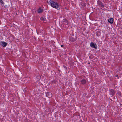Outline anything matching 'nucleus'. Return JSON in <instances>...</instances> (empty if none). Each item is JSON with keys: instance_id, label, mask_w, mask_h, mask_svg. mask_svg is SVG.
I'll return each mask as SVG.
<instances>
[{"instance_id": "obj_17", "label": "nucleus", "mask_w": 122, "mask_h": 122, "mask_svg": "<svg viewBox=\"0 0 122 122\" xmlns=\"http://www.w3.org/2000/svg\"><path fill=\"white\" fill-rule=\"evenodd\" d=\"M64 45H61V47H64Z\"/></svg>"}, {"instance_id": "obj_10", "label": "nucleus", "mask_w": 122, "mask_h": 122, "mask_svg": "<svg viewBox=\"0 0 122 122\" xmlns=\"http://www.w3.org/2000/svg\"><path fill=\"white\" fill-rule=\"evenodd\" d=\"M86 81L85 79H82L81 80V84H84L86 83Z\"/></svg>"}, {"instance_id": "obj_11", "label": "nucleus", "mask_w": 122, "mask_h": 122, "mask_svg": "<svg viewBox=\"0 0 122 122\" xmlns=\"http://www.w3.org/2000/svg\"><path fill=\"white\" fill-rule=\"evenodd\" d=\"M101 35V32L99 31H97L96 32V35L98 37H99Z\"/></svg>"}, {"instance_id": "obj_15", "label": "nucleus", "mask_w": 122, "mask_h": 122, "mask_svg": "<svg viewBox=\"0 0 122 122\" xmlns=\"http://www.w3.org/2000/svg\"><path fill=\"white\" fill-rule=\"evenodd\" d=\"M52 46H53L52 47H53V48H54V49H55L56 48V46L54 44H53Z\"/></svg>"}, {"instance_id": "obj_12", "label": "nucleus", "mask_w": 122, "mask_h": 122, "mask_svg": "<svg viewBox=\"0 0 122 122\" xmlns=\"http://www.w3.org/2000/svg\"><path fill=\"white\" fill-rule=\"evenodd\" d=\"M51 93L50 92H47L46 94V96L48 97H50V96L51 95Z\"/></svg>"}, {"instance_id": "obj_5", "label": "nucleus", "mask_w": 122, "mask_h": 122, "mask_svg": "<svg viewBox=\"0 0 122 122\" xmlns=\"http://www.w3.org/2000/svg\"><path fill=\"white\" fill-rule=\"evenodd\" d=\"M114 19L112 18H110L108 20V22L111 24L113 23V22Z\"/></svg>"}, {"instance_id": "obj_7", "label": "nucleus", "mask_w": 122, "mask_h": 122, "mask_svg": "<svg viewBox=\"0 0 122 122\" xmlns=\"http://www.w3.org/2000/svg\"><path fill=\"white\" fill-rule=\"evenodd\" d=\"M75 37L76 38H73L72 37H71L69 39L70 41L72 42H73L75 41L76 40V37Z\"/></svg>"}, {"instance_id": "obj_1", "label": "nucleus", "mask_w": 122, "mask_h": 122, "mask_svg": "<svg viewBox=\"0 0 122 122\" xmlns=\"http://www.w3.org/2000/svg\"><path fill=\"white\" fill-rule=\"evenodd\" d=\"M48 2L53 7L56 9L58 10H60L59 6L57 3L51 0L48 1Z\"/></svg>"}, {"instance_id": "obj_16", "label": "nucleus", "mask_w": 122, "mask_h": 122, "mask_svg": "<svg viewBox=\"0 0 122 122\" xmlns=\"http://www.w3.org/2000/svg\"><path fill=\"white\" fill-rule=\"evenodd\" d=\"M0 2L1 4H4V2H3V1L2 0H0Z\"/></svg>"}, {"instance_id": "obj_18", "label": "nucleus", "mask_w": 122, "mask_h": 122, "mask_svg": "<svg viewBox=\"0 0 122 122\" xmlns=\"http://www.w3.org/2000/svg\"><path fill=\"white\" fill-rule=\"evenodd\" d=\"M115 76L116 77H118V75H116V76Z\"/></svg>"}, {"instance_id": "obj_19", "label": "nucleus", "mask_w": 122, "mask_h": 122, "mask_svg": "<svg viewBox=\"0 0 122 122\" xmlns=\"http://www.w3.org/2000/svg\"><path fill=\"white\" fill-rule=\"evenodd\" d=\"M7 6L6 5H5V6H4V7H5L6 8V7Z\"/></svg>"}, {"instance_id": "obj_9", "label": "nucleus", "mask_w": 122, "mask_h": 122, "mask_svg": "<svg viewBox=\"0 0 122 122\" xmlns=\"http://www.w3.org/2000/svg\"><path fill=\"white\" fill-rule=\"evenodd\" d=\"M38 12V13H42L43 11V9H41L40 7L37 10Z\"/></svg>"}, {"instance_id": "obj_3", "label": "nucleus", "mask_w": 122, "mask_h": 122, "mask_svg": "<svg viewBox=\"0 0 122 122\" xmlns=\"http://www.w3.org/2000/svg\"><path fill=\"white\" fill-rule=\"evenodd\" d=\"M7 44V43L4 41H1L0 43V45L3 47H5Z\"/></svg>"}, {"instance_id": "obj_14", "label": "nucleus", "mask_w": 122, "mask_h": 122, "mask_svg": "<svg viewBox=\"0 0 122 122\" xmlns=\"http://www.w3.org/2000/svg\"><path fill=\"white\" fill-rule=\"evenodd\" d=\"M56 80H54L51 82V84L52 85L53 84H55L56 83Z\"/></svg>"}, {"instance_id": "obj_2", "label": "nucleus", "mask_w": 122, "mask_h": 122, "mask_svg": "<svg viewBox=\"0 0 122 122\" xmlns=\"http://www.w3.org/2000/svg\"><path fill=\"white\" fill-rule=\"evenodd\" d=\"M90 46L92 48L95 49H96L97 47V46L96 44H94L93 42H91L90 44Z\"/></svg>"}, {"instance_id": "obj_6", "label": "nucleus", "mask_w": 122, "mask_h": 122, "mask_svg": "<svg viewBox=\"0 0 122 122\" xmlns=\"http://www.w3.org/2000/svg\"><path fill=\"white\" fill-rule=\"evenodd\" d=\"M63 23L66 25H68V22L67 20L66 19H64L63 20Z\"/></svg>"}, {"instance_id": "obj_4", "label": "nucleus", "mask_w": 122, "mask_h": 122, "mask_svg": "<svg viewBox=\"0 0 122 122\" xmlns=\"http://www.w3.org/2000/svg\"><path fill=\"white\" fill-rule=\"evenodd\" d=\"M97 3L101 7H103L104 6V5L103 4V3H102L101 1H97Z\"/></svg>"}, {"instance_id": "obj_20", "label": "nucleus", "mask_w": 122, "mask_h": 122, "mask_svg": "<svg viewBox=\"0 0 122 122\" xmlns=\"http://www.w3.org/2000/svg\"><path fill=\"white\" fill-rule=\"evenodd\" d=\"M118 79H119V77H118Z\"/></svg>"}, {"instance_id": "obj_13", "label": "nucleus", "mask_w": 122, "mask_h": 122, "mask_svg": "<svg viewBox=\"0 0 122 122\" xmlns=\"http://www.w3.org/2000/svg\"><path fill=\"white\" fill-rule=\"evenodd\" d=\"M40 19L43 21H45L46 20V18H44L43 17H41Z\"/></svg>"}, {"instance_id": "obj_8", "label": "nucleus", "mask_w": 122, "mask_h": 122, "mask_svg": "<svg viewBox=\"0 0 122 122\" xmlns=\"http://www.w3.org/2000/svg\"><path fill=\"white\" fill-rule=\"evenodd\" d=\"M110 92L112 96H113L115 93L113 89H112L110 90Z\"/></svg>"}]
</instances>
